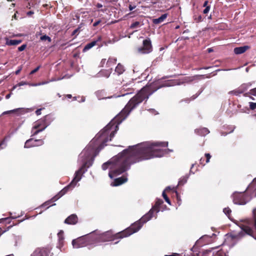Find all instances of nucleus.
I'll list each match as a JSON object with an SVG mask.
<instances>
[{
	"mask_svg": "<svg viewBox=\"0 0 256 256\" xmlns=\"http://www.w3.org/2000/svg\"><path fill=\"white\" fill-rule=\"evenodd\" d=\"M96 6L98 8H101L102 7V5L100 3L97 4Z\"/></svg>",
	"mask_w": 256,
	"mask_h": 256,
	"instance_id": "obj_55",
	"label": "nucleus"
},
{
	"mask_svg": "<svg viewBox=\"0 0 256 256\" xmlns=\"http://www.w3.org/2000/svg\"><path fill=\"white\" fill-rule=\"evenodd\" d=\"M250 108L252 110L256 109V102H250Z\"/></svg>",
	"mask_w": 256,
	"mask_h": 256,
	"instance_id": "obj_39",
	"label": "nucleus"
},
{
	"mask_svg": "<svg viewBox=\"0 0 256 256\" xmlns=\"http://www.w3.org/2000/svg\"><path fill=\"white\" fill-rule=\"evenodd\" d=\"M9 220V218H0V222H2V221H4V220Z\"/></svg>",
	"mask_w": 256,
	"mask_h": 256,
	"instance_id": "obj_54",
	"label": "nucleus"
},
{
	"mask_svg": "<svg viewBox=\"0 0 256 256\" xmlns=\"http://www.w3.org/2000/svg\"><path fill=\"white\" fill-rule=\"evenodd\" d=\"M117 60L115 58H110L107 60L106 67L108 68H112V66H114Z\"/></svg>",
	"mask_w": 256,
	"mask_h": 256,
	"instance_id": "obj_18",
	"label": "nucleus"
},
{
	"mask_svg": "<svg viewBox=\"0 0 256 256\" xmlns=\"http://www.w3.org/2000/svg\"><path fill=\"white\" fill-rule=\"evenodd\" d=\"M78 218L76 214H72L68 216L65 220L64 222L67 224L74 225L78 223Z\"/></svg>",
	"mask_w": 256,
	"mask_h": 256,
	"instance_id": "obj_11",
	"label": "nucleus"
},
{
	"mask_svg": "<svg viewBox=\"0 0 256 256\" xmlns=\"http://www.w3.org/2000/svg\"><path fill=\"white\" fill-rule=\"evenodd\" d=\"M65 96L68 98H72V96L70 94L66 95Z\"/></svg>",
	"mask_w": 256,
	"mask_h": 256,
	"instance_id": "obj_61",
	"label": "nucleus"
},
{
	"mask_svg": "<svg viewBox=\"0 0 256 256\" xmlns=\"http://www.w3.org/2000/svg\"><path fill=\"white\" fill-rule=\"evenodd\" d=\"M42 132V130H38L34 128V126L32 128L31 133H32V136H34L37 135L39 132Z\"/></svg>",
	"mask_w": 256,
	"mask_h": 256,
	"instance_id": "obj_35",
	"label": "nucleus"
},
{
	"mask_svg": "<svg viewBox=\"0 0 256 256\" xmlns=\"http://www.w3.org/2000/svg\"><path fill=\"white\" fill-rule=\"evenodd\" d=\"M250 86V84H243L240 87H238V88L240 90L242 91V94L248 89Z\"/></svg>",
	"mask_w": 256,
	"mask_h": 256,
	"instance_id": "obj_30",
	"label": "nucleus"
},
{
	"mask_svg": "<svg viewBox=\"0 0 256 256\" xmlns=\"http://www.w3.org/2000/svg\"><path fill=\"white\" fill-rule=\"evenodd\" d=\"M204 160L202 158H200V164H202L203 166H204L206 164L204 163Z\"/></svg>",
	"mask_w": 256,
	"mask_h": 256,
	"instance_id": "obj_60",
	"label": "nucleus"
},
{
	"mask_svg": "<svg viewBox=\"0 0 256 256\" xmlns=\"http://www.w3.org/2000/svg\"><path fill=\"white\" fill-rule=\"evenodd\" d=\"M187 181V179L186 178H183L182 179L180 180L178 182L179 185H182L184 184V183H186Z\"/></svg>",
	"mask_w": 256,
	"mask_h": 256,
	"instance_id": "obj_41",
	"label": "nucleus"
},
{
	"mask_svg": "<svg viewBox=\"0 0 256 256\" xmlns=\"http://www.w3.org/2000/svg\"><path fill=\"white\" fill-rule=\"evenodd\" d=\"M126 180H127V178L124 176H122V177L116 178L114 180V182L112 186H120V185L124 184V182H125L126 181Z\"/></svg>",
	"mask_w": 256,
	"mask_h": 256,
	"instance_id": "obj_19",
	"label": "nucleus"
},
{
	"mask_svg": "<svg viewBox=\"0 0 256 256\" xmlns=\"http://www.w3.org/2000/svg\"><path fill=\"white\" fill-rule=\"evenodd\" d=\"M42 110V108H39V109H38L36 111V114L37 116H38V115H40L41 114V111Z\"/></svg>",
	"mask_w": 256,
	"mask_h": 256,
	"instance_id": "obj_51",
	"label": "nucleus"
},
{
	"mask_svg": "<svg viewBox=\"0 0 256 256\" xmlns=\"http://www.w3.org/2000/svg\"><path fill=\"white\" fill-rule=\"evenodd\" d=\"M27 84H28L30 86H36V84H28V82H24V81H22V82H19L18 84H17L14 86L12 88V90H14L15 88H16L17 86H24V85H27Z\"/></svg>",
	"mask_w": 256,
	"mask_h": 256,
	"instance_id": "obj_29",
	"label": "nucleus"
},
{
	"mask_svg": "<svg viewBox=\"0 0 256 256\" xmlns=\"http://www.w3.org/2000/svg\"><path fill=\"white\" fill-rule=\"evenodd\" d=\"M171 190V188L170 186H168L167 188H166L165 189V190L164 191L166 192H168V191H170Z\"/></svg>",
	"mask_w": 256,
	"mask_h": 256,
	"instance_id": "obj_58",
	"label": "nucleus"
},
{
	"mask_svg": "<svg viewBox=\"0 0 256 256\" xmlns=\"http://www.w3.org/2000/svg\"><path fill=\"white\" fill-rule=\"evenodd\" d=\"M125 70L124 66L120 63L118 64L115 68V72L118 74V75L122 74Z\"/></svg>",
	"mask_w": 256,
	"mask_h": 256,
	"instance_id": "obj_23",
	"label": "nucleus"
},
{
	"mask_svg": "<svg viewBox=\"0 0 256 256\" xmlns=\"http://www.w3.org/2000/svg\"><path fill=\"white\" fill-rule=\"evenodd\" d=\"M171 86V82H168L164 84L158 86L156 84H150L146 85L132 98L122 110L95 137L98 142H102L97 148L98 151L102 149L106 143L112 140L118 129V124H120L129 114L130 112L144 100L148 97L158 89L166 86Z\"/></svg>",
	"mask_w": 256,
	"mask_h": 256,
	"instance_id": "obj_2",
	"label": "nucleus"
},
{
	"mask_svg": "<svg viewBox=\"0 0 256 256\" xmlns=\"http://www.w3.org/2000/svg\"><path fill=\"white\" fill-rule=\"evenodd\" d=\"M92 161H89L85 162L82 166L76 172L74 177L71 182L62 190L56 195L54 196L51 200L46 201L42 205V207L48 206L47 208L52 206L56 205L55 204H52V202L57 200L62 196L65 194L68 191L72 190L76 185V183L80 181L82 178V176L84 173V169L86 167H90L92 164Z\"/></svg>",
	"mask_w": 256,
	"mask_h": 256,
	"instance_id": "obj_4",
	"label": "nucleus"
},
{
	"mask_svg": "<svg viewBox=\"0 0 256 256\" xmlns=\"http://www.w3.org/2000/svg\"><path fill=\"white\" fill-rule=\"evenodd\" d=\"M214 248L194 254L193 256H214Z\"/></svg>",
	"mask_w": 256,
	"mask_h": 256,
	"instance_id": "obj_12",
	"label": "nucleus"
},
{
	"mask_svg": "<svg viewBox=\"0 0 256 256\" xmlns=\"http://www.w3.org/2000/svg\"><path fill=\"white\" fill-rule=\"evenodd\" d=\"M249 110V108H248L247 107H245L242 109H240V112H246L247 111H248Z\"/></svg>",
	"mask_w": 256,
	"mask_h": 256,
	"instance_id": "obj_46",
	"label": "nucleus"
},
{
	"mask_svg": "<svg viewBox=\"0 0 256 256\" xmlns=\"http://www.w3.org/2000/svg\"><path fill=\"white\" fill-rule=\"evenodd\" d=\"M32 14H34V12L32 11H29L27 12L28 16H31Z\"/></svg>",
	"mask_w": 256,
	"mask_h": 256,
	"instance_id": "obj_57",
	"label": "nucleus"
},
{
	"mask_svg": "<svg viewBox=\"0 0 256 256\" xmlns=\"http://www.w3.org/2000/svg\"><path fill=\"white\" fill-rule=\"evenodd\" d=\"M168 146V142H146L136 146H132L129 149L124 150L116 158L110 160L102 165V168L106 170L110 164L112 170L108 176L112 178L114 176L120 174L130 168L131 164L142 160L156 157H162L172 152L170 149H162Z\"/></svg>",
	"mask_w": 256,
	"mask_h": 256,
	"instance_id": "obj_1",
	"label": "nucleus"
},
{
	"mask_svg": "<svg viewBox=\"0 0 256 256\" xmlns=\"http://www.w3.org/2000/svg\"><path fill=\"white\" fill-rule=\"evenodd\" d=\"M205 156L206 158V163L207 164L210 162V160L211 158V156L210 154H205Z\"/></svg>",
	"mask_w": 256,
	"mask_h": 256,
	"instance_id": "obj_40",
	"label": "nucleus"
},
{
	"mask_svg": "<svg viewBox=\"0 0 256 256\" xmlns=\"http://www.w3.org/2000/svg\"><path fill=\"white\" fill-rule=\"evenodd\" d=\"M208 1H207V0L205 1V2H204V4H203V6H204V7H206V6H207V5H208Z\"/></svg>",
	"mask_w": 256,
	"mask_h": 256,
	"instance_id": "obj_56",
	"label": "nucleus"
},
{
	"mask_svg": "<svg viewBox=\"0 0 256 256\" xmlns=\"http://www.w3.org/2000/svg\"><path fill=\"white\" fill-rule=\"evenodd\" d=\"M242 229L243 231H244L246 234L252 236L253 234V230H252L249 226H243L242 227Z\"/></svg>",
	"mask_w": 256,
	"mask_h": 256,
	"instance_id": "obj_26",
	"label": "nucleus"
},
{
	"mask_svg": "<svg viewBox=\"0 0 256 256\" xmlns=\"http://www.w3.org/2000/svg\"><path fill=\"white\" fill-rule=\"evenodd\" d=\"M50 250L46 248H38L31 254L30 256H48Z\"/></svg>",
	"mask_w": 256,
	"mask_h": 256,
	"instance_id": "obj_10",
	"label": "nucleus"
},
{
	"mask_svg": "<svg viewBox=\"0 0 256 256\" xmlns=\"http://www.w3.org/2000/svg\"><path fill=\"white\" fill-rule=\"evenodd\" d=\"M164 256H182L180 254L172 253L170 255H167V254H166Z\"/></svg>",
	"mask_w": 256,
	"mask_h": 256,
	"instance_id": "obj_49",
	"label": "nucleus"
},
{
	"mask_svg": "<svg viewBox=\"0 0 256 256\" xmlns=\"http://www.w3.org/2000/svg\"><path fill=\"white\" fill-rule=\"evenodd\" d=\"M168 14H162L160 17L158 18L153 19L152 22L154 24H160L167 18Z\"/></svg>",
	"mask_w": 256,
	"mask_h": 256,
	"instance_id": "obj_22",
	"label": "nucleus"
},
{
	"mask_svg": "<svg viewBox=\"0 0 256 256\" xmlns=\"http://www.w3.org/2000/svg\"><path fill=\"white\" fill-rule=\"evenodd\" d=\"M140 228V224H139V222H134L124 230L115 234H112L111 231H108L102 234L99 233L98 231H94L92 232L94 244L100 242L114 241L117 239L128 237L138 231Z\"/></svg>",
	"mask_w": 256,
	"mask_h": 256,
	"instance_id": "obj_3",
	"label": "nucleus"
},
{
	"mask_svg": "<svg viewBox=\"0 0 256 256\" xmlns=\"http://www.w3.org/2000/svg\"><path fill=\"white\" fill-rule=\"evenodd\" d=\"M5 143V139H4L1 142H0V149L2 148L1 146L3 144H4Z\"/></svg>",
	"mask_w": 256,
	"mask_h": 256,
	"instance_id": "obj_53",
	"label": "nucleus"
},
{
	"mask_svg": "<svg viewBox=\"0 0 256 256\" xmlns=\"http://www.w3.org/2000/svg\"><path fill=\"white\" fill-rule=\"evenodd\" d=\"M250 47L248 46H243L236 47L234 48V52L236 54H242L244 53L246 50H248Z\"/></svg>",
	"mask_w": 256,
	"mask_h": 256,
	"instance_id": "obj_17",
	"label": "nucleus"
},
{
	"mask_svg": "<svg viewBox=\"0 0 256 256\" xmlns=\"http://www.w3.org/2000/svg\"><path fill=\"white\" fill-rule=\"evenodd\" d=\"M140 26L141 24L140 22H135L131 24L130 28L131 29H134L138 28Z\"/></svg>",
	"mask_w": 256,
	"mask_h": 256,
	"instance_id": "obj_32",
	"label": "nucleus"
},
{
	"mask_svg": "<svg viewBox=\"0 0 256 256\" xmlns=\"http://www.w3.org/2000/svg\"><path fill=\"white\" fill-rule=\"evenodd\" d=\"M112 71V68H108L106 70H101L100 72L106 78H108Z\"/></svg>",
	"mask_w": 256,
	"mask_h": 256,
	"instance_id": "obj_28",
	"label": "nucleus"
},
{
	"mask_svg": "<svg viewBox=\"0 0 256 256\" xmlns=\"http://www.w3.org/2000/svg\"><path fill=\"white\" fill-rule=\"evenodd\" d=\"M223 212L228 216H229L232 210L229 208H226L223 210Z\"/></svg>",
	"mask_w": 256,
	"mask_h": 256,
	"instance_id": "obj_38",
	"label": "nucleus"
},
{
	"mask_svg": "<svg viewBox=\"0 0 256 256\" xmlns=\"http://www.w3.org/2000/svg\"><path fill=\"white\" fill-rule=\"evenodd\" d=\"M46 128V126L44 123L42 118L34 123V128L42 130V131H43Z\"/></svg>",
	"mask_w": 256,
	"mask_h": 256,
	"instance_id": "obj_14",
	"label": "nucleus"
},
{
	"mask_svg": "<svg viewBox=\"0 0 256 256\" xmlns=\"http://www.w3.org/2000/svg\"><path fill=\"white\" fill-rule=\"evenodd\" d=\"M106 62V58L102 59L100 62V66L104 67Z\"/></svg>",
	"mask_w": 256,
	"mask_h": 256,
	"instance_id": "obj_45",
	"label": "nucleus"
},
{
	"mask_svg": "<svg viewBox=\"0 0 256 256\" xmlns=\"http://www.w3.org/2000/svg\"><path fill=\"white\" fill-rule=\"evenodd\" d=\"M43 120L44 123L46 126V127L48 126L51 122L53 120V118L51 115L48 114L42 118Z\"/></svg>",
	"mask_w": 256,
	"mask_h": 256,
	"instance_id": "obj_21",
	"label": "nucleus"
},
{
	"mask_svg": "<svg viewBox=\"0 0 256 256\" xmlns=\"http://www.w3.org/2000/svg\"><path fill=\"white\" fill-rule=\"evenodd\" d=\"M101 22V20H98L96 22H95L94 24H93V26H98Z\"/></svg>",
	"mask_w": 256,
	"mask_h": 256,
	"instance_id": "obj_50",
	"label": "nucleus"
},
{
	"mask_svg": "<svg viewBox=\"0 0 256 256\" xmlns=\"http://www.w3.org/2000/svg\"><path fill=\"white\" fill-rule=\"evenodd\" d=\"M44 144V141L42 140H34L31 138L28 140L24 144V148H30L34 146H38L42 145Z\"/></svg>",
	"mask_w": 256,
	"mask_h": 256,
	"instance_id": "obj_9",
	"label": "nucleus"
},
{
	"mask_svg": "<svg viewBox=\"0 0 256 256\" xmlns=\"http://www.w3.org/2000/svg\"><path fill=\"white\" fill-rule=\"evenodd\" d=\"M194 132L198 135L205 136L210 133L209 130L206 128H200L195 130Z\"/></svg>",
	"mask_w": 256,
	"mask_h": 256,
	"instance_id": "obj_16",
	"label": "nucleus"
},
{
	"mask_svg": "<svg viewBox=\"0 0 256 256\" xmlns=\"http://www.w3.org/2000/svg\"><path fill=\"white\" fill-rule=\"evenodd\" d=\"M214 256H228L226 252L222 249L218 250V248H214Z\"/></svg>",
	"mask_w": 256,
	"mask_h": 256,
	"instance_id": "obj_20",
	"label": "nucleus"
},
{
	"mask_svg": "<svg viewBox=\"0 0 256 256\" xmlns=\"http://www.w3.org/2000/svg\"><path fill=\"white\" fill-rule=\"evenodd\" d=\"M22 70V66H20L18 67V70H16V72H15V74L18 75L20 74V71Z\"/></svg>",
	"mask_w": 256,
	"mask_h": 256,
	"instance_id": "obj_48",
	"label": "nucleus"
},
{
	"mask_svg": "<svg viewBox=\"0 0 256 256\" xmlns=\"http://www.w3.org/2000/svg\"><path fill=\"white\" fill-rule=\"evenodd\" d=\"M129 84H126L125 85H124L122 86V90H124V91L128 90V92L124 94H123V96H124L126 94H132L134 92V89L132 88H130L128 86Z\"/></svg>",
	"mask_w": 256,
	"mask_h": 256,
	"instance_id": "obj_25",
	"label": "nucleus"
},
{
	"mask_svg": "<svg viewBox=\"0 0 256 256\" xmlns=\"http://www.w3.org/2000/svg\"><path fill=\"white\" fill-rule=\"evenodd\" d=\"M72 244L74 248H80L88 245L94 244L92 233L80 236L72 241Z\"/></svg>",
	"mask_w": 256,
	"mask_h": 256,
	"instance_id": "obj_6",
	"label": "nucleus"
},
{
	"mask_svg": "<svg viewBox=\"0 0 256 256\" xmlns=\"http://www.w3.org/2000/svg\"><path fill=\"white\" fill-rule=\"evenodd\" d=\"M162 203L163 201L162 200H157L155 204L152 207L149 212L142 216L140 219L135 222H139V224H140L142 228L144 224L150 220L152 217L154 216V214H156V215L157 213L160 211V206Z\"/></svg>",
	"mask_w": 256,
	"mask_h": 256,
	"instance_id": "obj_5",
	"label": "nucleus"
},
{
	"mask_svg": "<svg viewBox=\"0 0 256 256\" xmlns=\"http://www.w3.org/2000/svg\"><path fill=\"white\" fill-rule=\"evenodd\" d=\"M248 200L244 192H236L233 194V202L236 204H245Z\"/></svg>",
	"mask_w": 256,
	"mask_h": 256,
	"instance_id": "obj_7",
	"label": "nucleus"
},
{
	"mask_svg": "<svg viewBox=\"0 0 256 256\" xmlns=\"http://www.w3.org/2000/svg\"><path fill=\"white\" fill-rule=\"evenodd\" d=\"M138 50L139 52L143 54H148L152 52V42L149 38L143 40L142 46L138 48Z\"/></svg>",
	"mask_w": 256,
	"mask_h": 256,
	"instance_id": "obj_8",
	"label": "nucleus"
},
{
	"mask_svg": "<svg viewBox=\"0 0 256 256\" xmlns=\"http://www.w3.org/2000/svg\"><path fill=\"white\" fill-rule=\"evenodd\" d=\"M136 8V6H132V4H129L128 8L130 10L132 11L134 9Z\"/></svg>",
	"mask_w": 256,
	"mask_h": 256,
	"instance_id": "obj_52",
	"label": "nucleus"
},
{
	"mask_svg": "<svg viewBox=\"0 0 256 256\" xmlns=\"http://www.w3.org/2000/svg\"><path fill=\"white\" fill-rule=\"evenodd\" d=\"M64 231L60 230L58 234V238L59 244L60 246H62L64 242Z\"/></svg>",
	"mask_w": 256,
	"mask_h": 256,
	"instance_id": "obj_24",
	"label": "nucleus"
},
{
	"mask_svg": "<svg viewBox=\"0 0 256 256\" xmlns=\"http://www.w3.org/2000/svg\"><path fill=\"white\" fill-rule=\"evenodd\" d=\"M21 40H10L9 41L7 42L6 44L9 46H16L21 43Z\"/></svg>",
	"mask_w": 256,
	"mask_h": 256,
	"instance_id": "obj_27",
	"label": "nucleus"
},
{
	"mask_svg": "<svg viewBox=\"0 0 256 256\" xmlns=\"http://www.w3.org/2000/svg\"><path fill=\"white\" fill-rule=\"evenodd\" d=\"M198 94H199L194 95L193 96H192V100L195 99L198 96Z\"/></svg>",
	"mask_w": 256,
	"mask_h": 256,
	"instance_id": "obj_59",
	"label": "nucleus"
},
{
	"mask_svg": "<svg viewBox=\"0 0 256 256\" xmlns=\"http://www.w3.org/2000/svg\"><path fill=\"white\" fill-rule=\"evenodd\" d=\"M248 94H250V95H252V96H256V88H252V89H251L250 92H248V93H246L244 94V96H248Z\"/></svg>",
	"mask_w": 256,
	"mask_h": 256,
	"instance_id": "obj_33",
	"label": "nucleus"
},
{
	"mask_svg": "<svg viewBox=\"0 0 256 256\" xmlns=\"http://www.w3.org/2000/svg\"><path fill=\"white\" fill-rule=\"evenodd\" d=\"M213 51V50L212 48H209L208 49V52H211Z\"/></svg>",
	"mask_w": 256,
	"mask_h": 256,
	"instance_id": "obj_62",
	"label": "nucleus"
},
{
	"mask_svg": "<svg viewBox=\"0 0 256 256\" xmlns=\"http://www.w3.org/2000/svg\"><path fill=\"white\" fill-rule=\"evenodd\" d=\"M80 27H78L77 28H76V30H74L72 32V35L74 36L75 34H77L80 32Z\"/></svg>",
	"mask_w": 256,
	"mask_h": 256,
	"instance_id": "obj_44",
	"label": "nucleus"
},
{
	"mask_svg": "<svg viewBox=\"0 0 256 256\" xmlns=\"http://www.w3.org/2000/svg\"><path fill=\"white\" fill-rule=\"evenodd\" d=\"M26 112V110L24 108H18L12 110L6 111L3 112V114H23Z\"/></svg>",
	"mask_w": 256,
	"mask_h": 256,
	"instance_id": "obj_15",
	"label": "nucleus"
},
{
	"mask_svg": "<svg viewBox=\"0 0 256 256\" xmlns=\"http://www.w3.org/2000/svg\"><path fill=\"white\" fill-rule=\"evenodd\" d=\"M210 10V6H206V8H204V10H203V13L204 14H206Z\"/></svg>",
	"mask_w": 256,
	"mask_h": 256,
	"instance_id": "obj_47",
	"label": "nucleus"
},
{
	"mask_svg": "<svg viewBox=\"0 0 256 256\" xmlns=\"http://www.w3.org/2000/svg\"><path fill=\"white\" fill-rule=\"evenodd\" d=\"M102 40V38L100 36H99L96 40H93L90 43L87 44L84 48L82 50V52H84L87 50H89L94 46L97 44L98 42Z\"/></svg>",
	"mask_w": 256,
	"mask_h": 256,
	"instance_id": "obj_13",
	"label": "nucleus"
},
{
	"mask_svg": "<svg viewBox=\"0 0 256 256\" xmlns=\"http://www.w3.org/2000/svg\"><path fill=\"white\" fill-rule=\"evenodd\" d=\"M40 40L42 41L48 40L50 42L52 41L51 38L50 36L46 35L41 36L40 38Z\"/></svg>",
	"mask_w": 256,
	"mask_h": 256,
	"instance_id": "obj_36",
	"label": "nucleus"
},
{
	"mask_svg": "<svg viewBox=\"0 0 256 256\" xmlns=\"http://www.w3.org/2000/svg\"><path fill=\"white\" fill-rule=\"evenodd\" d=\"M162 196H163L166 202L167 203H168V204H170V200L169 199V198H168V196L166 194L165 191H164L162 192Z\"/></svg>",
	"mask_w": 256,
	"mask_h": 256,
	"instance_id": "obj_37",
	"label": "nucleus"
},
{
	"mask_svg": "<svg viewBox=\"0 0 256 256\" xmlns=\"http://www.w3.org/2000/svg\"><path fill=\"white\" fill-rule=\"evenodd\" d=\"M193 18H194V20L196 22H199L202 20V18L200 14H199V15L194 14V16Z\"/></svg>",
	"mask_w": 256,
	"mask_h": 256,
	"instance_id": "obj_34",
	"label": "nucleus"
},
{
	"mask_svg": "<svg viewBox=\"0 0 256 256\" xmlns=\"http://www.w3.org/2000/svg\"><path fill=\"white\" fill-rule=\"evenodd\" d=\"M241 94H242V91L240 90L238 88L234 90L228 92V94H234L235 96H239Z\"/></svg>",
	"mask_w": 256,
	"mask_h": 256,
	"instance_id": "obj_31",
	"label": "nucleus"
},
{
	"mask_svg": "<svg viewBox=\"0 0 256 256\" xmlns=\"http://www.w3.org/2000/svg\"><path fill=\"white\" fill-rule=\"evenodd\" d=\"M250 188H251V186H249L247 188V192H249V190H250Z\"/></svg>",
	"mask_w": 256,
	"mask_h": 256,
	"instance_id": "obj_63",
	"label": "nucleus"
},
{
	"mask_svg": "<svg viewBox=\"0 0 256 256\" xmlns=\"http://www.w3.org/2000/svg\"><path fill=\"white\" fill-rule=\"evenodd\" d=\"M26 44H22L20 46H19L18 48V50L20 52L23 51L26 48Z\"/></svg>",
	"mask_w": 256,
	"mask_h": 256,
	"instance_id": "obj_43",
	"label": "nucleus"
},
{
	"mask_svg": "<svg viewBox=\"0 0 256 256\" xmlns=\"http://www.w3.org/2000/svg\"><path fill=\"white\" fill-rule=\"evenodd\" d=\"M10 94H7V95L6 96V98H10Z\"/></svg>",
	"mask_w": 256,
	"mask_h": 256,
	"instance_id": "obj_64",
	"label": "nucleus"
},
{
	"mask_svg": "<svg viewBox=\"0 0 256 256\" xmlns=\"http://www.w3.org/2000/svg\"><path fill=\"white\" fill-rule=\"evenodd\" d=\"M40 68V66H37L36 68H34V70H32L30 72V74H34V73H36V72H37L39 69Z\"/></svg>",
	"mask_w": 256,
	"mask_h": 256,
	"instance_id": "obj_42",
	"label": "nucleus"
}]
</instances>
